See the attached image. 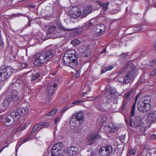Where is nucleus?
I'll return each instance as SVG.
<instances>
[{
  "instance_id": "obj_13",
  "label": "nucleus",
  "mask_w": 156,
  "mask_h": 156,
  "mask_svg": "<svg viewBox=\"0 0 156 156\" xmlns=\"http://www.w3.org/2000/svg\"><path fill=\"white\" fill-rule=\"evenodd\" d=\"M90 45H88L87 47L85 45L81 46L79 48V51L82 57H87L90 52L89 47Z\"/></svg>"
},
{
  "instance_id": "obj_7",
  "label": "nucleus",
  "mask_w": 156,
  "mask_h": 156,
  "mask_svg": "<svg viewBox=\"0 0 156 156\" xmlns=\"http://www.w3.org/2000/svg\"><path fill=\"white\" fill-rule=\"evenodd\" d=\"M51 156H64L65 154L63 145L57 143L52 147L51 150Z\"/></svg>"
},
{
  "instance_id": "obj_25",
  "label": "nucleus",
  "mask_w": 156,
  "mask_h": 156,
  "mask_svg": "<svg viewBox=\"0 0 156 156\" xmlns=\"http://www.w3.org/2000/svg\"><path fill=\"white\" fill-rule=\"evenodd\" d=\"M136 149L135 148H130L128 149L127 156H135Z\"/></svg>"
},
{
  "instance_id": "obj_48",
  "label": "nucleus",
  "mask_w": 156,
  "mask_h": 156,
  "mask_svg": "<svg viewBox=\"0 0 156 156\" xmlns=\"http://www.w3.org/2000/svg\"><path fill=\"white\" fill-rule=\"evenodd\" d=\"M107 71V69L106 67L103 66L102 68L101 73H105V72H106Z\"/></svg>"
},
{
  "instance_id": "obj_41",
  "label": "nucleus",
  "mask_w": 156,
  "mask_h": 156,
  "mask_svg": "<svg viewBox=\"0 0 156 156\" xmlns=\"http://www.w3.org/2000/svg\"><path fill=\"white\" fill-rule=\"evenodd\" d=\"M83 102V101L81 100H76L73 102L72 104L73 105L72 106L74 105H79V104Z\"/></svg>"
},
{
  "instance_id": "obj_8",
  "label": "nucleus",
  "mask_w": 156,
  "mask_h": 156,
  "mask_svg": "<svg viewBox=\"0 0 156 156\" xmlns=\"http://www.w3.org/2000/svg\"><path fill=\"white\" fill-rule=\"evenodd\" d=\"M115 151L111 145L101 147L99 150V154L100 156H108L110 154L113 153Z\"/></svg>"
},
{
  "instance_id": "obj_53",
  "label": "nucleus",
  "mask_w": 156,
  "mask_h": 156,
  "mask_svg": "<svg viewBox=\"0 0 156 156\" xmlns=\"http://www.w3.org/2000/svg\"><path fill=\"white\" fill-rule=\"evenodd\" d=\"M119 10L117 9H113L112 10L110 11V12L111 14H115L116 13H117L119 12Z\"/></svg>"
},
{
  "instance_id": "obj_62",
  "label": "nucleus",
  "mask_w": 156,
  "mask_h": 156,
  "mask_svg": "<svg viewBox=\"0 0 156 156\" xmlns=\"http://www.w3.org/2000/svg\"><path fill=\"white\" fill-rule=\"evenodd\" d=\"M30 6L31 7L34 8L35 7V5H30Z\"/></svg>"
},
{
  "instance_id": "obj_45",
  "label": "nucleus",
  "mask_w": 156,
  "mask_h": 156,
  "mask_svg": "<svg viewBox=\"0 0 156 156\" xmlns=\"http://www.w3.org/2000/svg\"><path fill=\"white\" fill-rule=\"evenodd\" d=\"M119 139L120 141L122 143L125 142V136L124 135L121 136L119 137Z\"/></svg>"
},
{
  "instance_id": "obj_58",
  "label": "nucleus",
  "mask_w": 156,
  "mask_h": 156,
  "mask_svg": "<svg viewBox=\"0 0 156 156\" xmlns=\"http://www.w3.org/2000/svg\"><path fill=\"white\" fill-rule=\"evenodd\" d=\"M13 15L15 17H17V16H21L22 15L21 14H13Z\"/></svg>"
},
{
  "instance_id": "obj_36",
  "label": "nucleus",
  "mask_w": 156,
  "mask_h": 156,
  "mask_svg": "<svg viewBox=\"0 0 156 156\" xmlns=\"http://www.w3.org/2000/svg\"><path fill=\"white\" fill-rule=\"evenodd\" d=\"M29 123L28 122H23L21 125L20 127V129L21 130H24L26 128L27 126Z\"/></svg>"
},
{
  "instance_id": "obj_57",
  "label": "nucleus",
  "mask_w": 156,
  "mask_h": 156,
  "mask_svg": "<svg viewBox=\"0 0 156 156\" xmlns=\"http://www.w3.org/2000/svg\"><path fill=\"white\" fill-rule=\"evenodd\" d=\"M80 75V71L77 72L76 73V76L77 77H79Z\"/></svg>"
},
{
  "instance_id": "obj_40",
  "label": "nucleus",
  "mask_w": 156,
  "mask_h": 156,
  "mask_svg": "<svg viewBox=\"0 0 156 156\" xmlns=\"http://www.w3.org/2000/svg\"><path fill=\"white\" fill-rule=\"evenodd\" d=\"M71 43L74 46H76L77 45H79L80 43V41L78 39H76L73 41H72Z\"/></svg>"
},
{
  "instance_id": "obj_64",
  "label": "nucleus",
  "mask_w": 156,
  "mask_h": 156,
  "mask_svg": "<svg viewBox=\"0 0 156 156\" xmlns=\"http://www.w3.org/2000/svg\"><path fill=\"white\" fill-rule=\"evenodd\" d=\"M154 48L155 50L156 51V43L155 44Z\"/></svg>"
},
{
  "instance_id": "obj_4",
  "label": "nucleus",
  "mask_w": 156,
  "mask_h": 156,
  "mask_svg": "<svg viewBox=\"0 0 156 156\" xmlns=\"http://www.w3.org/2000/svg\"><path fill=\"white\" fill-rule=\"evenodd\" d=\"M52 56L53 54L51 50H47L45 48L41 54L37 55L36 59L34 62V64L36 66L40 65L50 59Z\"/></svg>"
},
{
  "instance_id": "obj_61",
  "label": "nucleus",
  "mask_w": 156,
  "mask_h": 156,
  "mask_svg": "<svg viewBox=\"0 0 156 156\" xmlns=\"http://www.w3.org/2000/svg\"><path fill=\"white\" fill-rule=\"evenodd\" d=\"M87 94V92H85L84 93H83L82 94V96L83 97H84L85 96V95Z\"/></svg>"
},
{
  "instance_id": "obj_46",
  "label": "nucleus",
  "mask_w": 156,
  "mask_h": 156,
  "mask_svg": "<svg viewBox=\"0 0 156 156\" xmlns=\"http://www.w3.org/2000/svg\"><path fill=\"white\" fill-rule=\"evenodd\" d=\"M6 109L2 105V106H0V113L4 112Z\"/></svg>"
},
{
  "instance_id": "obj_35",
  "label": "nucleus",
  "mask_w": 156,
  "mask_h": 156,
  "mask_svg": "<svg viewBox=\"0 0 156 156\" xmlns=\"http://www.w3.org/2000/svg\"><path fill=\"white\" fill-rule=\"evenodd\" d=\"M57 28L55 26H51L48 28V31L50 33H53L56 30Z\"/></svg>"
},
{
  "instance_id": "obj_55",
  "label": "nucleus",
  "mask_w": 156,
  "mask_h": 156,
  "mask_svg": "<svg viewBox=\"0 0 156 156\" xmlns=\"http://www.w3.org/2000/svg\"><path fill=\"white\" fill-rule=\"evenodd\" d=\"M147 153L145 151H143L139 156H147Z\"/></svg>"
},
{
  "instance_id": "obj_21",
  "label": "nucleus",
  "mask_w": 156,
  "mask_h": 156,
  "mask_svg": "<svg viewBox=\"0 0 156 156\" xmlns=\"http://www.w3.org/2000/svg\"><path fill=\"white\" fill-rule=\"evenodd\" d=\"M29 112V109L27 107L25 108H21L18 109L17 111V112L18 114L20 115H23L27 114Z\"/></svg>"
},
{
  "instance_id": "obj_3",
  "label": "nucleus",
  "mask_w": 156,
  "mask_h": 156,
  "mask_svg": "<svg viewBox=\"0 0 156 156\" xmlns=\"http://www.w3.org/2000/svg\"><path fill=\"white\" fill-rule=\"evenodd\" d=\"M75 52L74 49L66 51L63 57V62L64 64L71 68L74 69L78 64V61L75 58Z\"/></svg>"
},
{
  "instance_id": "obj_19",
  "label": "nucleus",
  "mask_w": 156,
  "mask_h": 156,
  "mask_svg": "<svg viewBox=\"0 0 156 156\" xmlns=\"http://www.w3.org/2000/svg\"><path fill=\"white\" fill-rule=\"evenodd\" d=\"M96 2L101 7H102V10L105 12L107 11L109 5V2H106L104 3L103 2L99 0L96 1Z\"/></svg>"
},
{
  "instance_id": "obj_9",
  "label": "nucleus",
  "mask_w": 156,
  "mask_h": 156,
  "mask_svg": "<svg viewBox=\"0 0 156 156\" xmlns=\"http://www.w3.org/2000/svg\"><path fill=\"white\" fill-rule=\"evenodd\" d=\"M69 15L71 18L76 19L80 16H82V12L76 6L71 7L69 11Z\"/></svg>"
},
{
  "instance_id": "obj_17",
  "label": "nucleus",
  "mask_w": 156,
  "mask_h": 156,
  "mask_svg": "<svg viewBox=\"0 0 156 156\" xmlns=\"http://www.w3.org/2000/svg\"><path fill=\"white\" fill-rule=\"evenodd\" d=\"M73 116L79 121V125L82 124L83 119V114L82 112L76 113Z\"/></svg>"
},
{
  "instance_id": "obj_52",
  "label": "nucleus",
  "mask_w": 156,
  "mask_h": 156,
  "mask_svg": "<svg viewBox=\"0 0 156 156\" xmlns=\"http://www.w3.org/2000/svg\"><path fill=\"white\" fill-rule=\"evenodd\" d=\"M106 67L107 71H109L113 68L114 66L113 65H111Z\"/></svg>"
},
{
  "instance_id": "obj_28",
  "label": "nucleus",
  "mask_w": 156,
  "mask_h": 156,
  "mask_svg": "<svg viewBox=\"0 0 156 156\" xmlns=\"http://www.w3.org/2000/svg\"><path fill=\"white\" fill-rule=\"evenodd\" d=\"M83 27H80L75 28L74 31V34L75 35L79 34L83 31Z\"/></svg>"
},
{
  "instance_id": "obj_18",
  "label": "nucleus",
  "mask_w": 156,
  "mask_h": 156,
  "mask_svg": "<svg viewBox=\"0 0 156 156\" xmlns=\"http://www.w3.org/2000/svg\"><path fill=\"white\" fill-rule=\"evenodd\" d=\"M78 151L77 147H69L67 149V153L68 155L72 156L75 154Z\"/></svg>"
},
{
  "instance_id": "obj_6",
  "label": "nucleus",
  "mask_w": 156,
  "mask_h": 156,
  "mask_svg": "<svg viewBox=\"0 0 156 156\" xmlns=\"http://www.w3.org/2000/svg\"><path fill=\"white\" fill-rule=\"evenodd\" d=\"M14 69L10 66L0 69V81L6 80L12 75Z\"/></svg>"
},
{
  "instance_id": "obj_51",
  "label": "nucleus",
  "mask_w": 156,
  "mask_h": 156,
  "mask_svg": "<svg viewBox=\"0 0 156 156\" xmlns=\"http://www.w3.org/2000/svg\"><path fill=\"white\" fill-rule=\"evenodd\" d=\"M60 120V117H57L56 118L55 120V124L59 122Z\"/></svg>"
},
{
  "instance_id": "obj_2",
  "label": "nucleus",
  "mask_w": 156,
  "mask_h": 156,
  "mask_svg": "<svg viewBox=\"0 0 156 156\" xmlns=\"http://www.w3.org/2000/svg\"><path fill=\"white\" fill-rule=\"evenodd\" d=\"M123 69L126 71L125 74H120L117 76L118 81L123 83H128L132 80L133 76L136 72V67L133 64H126L123 67Z\"/></svg>"
},
{
  "instance_id": "obj_59",
  "label": "nucleus",
  "mask_w": 156,
  "mask_h": 156,
  "mask_svg": "<svg viewBox=\"0 0 156 156\" xmlns=\"http://www.w3.org/2000/svg\"><path fill=\"white\" fill-rule=\"evenodd\" d=\"M153 114V115L154 116H155V118H156V111H154L152 112Z\"/></svg>"
},
{
  "instance_id": "obj_49",
  "label": "nucleus",
  "mask_w": 156,
  "mask_h": 156,
  "mask_svg": "<svg viewBox=\"0 0 156 156\" xmlns=\"http://www.w3.org/2000/svg\"><path fill=\"white\" fill-rule=\"evenodd\" d=\"M155 74H156V70H154L153 71H152L150 72V75L151 76H154Z\"/></svg>"
},
{
  "instance_id": "obj_1",
  "label": "nucleus",
  "mask_w": 156,
  "mask_h": 156,
  "mask_svg": "<svg viewBox=\"0 0 156 156\" xmlns=\"http://www.w3.org/2000/svg\"><path fill=\"white\" fill-rule=\"evenodd\" d=\"M24 88V96H27L29 94V84L27 82L20 81L12 84L8 89V92L10 95V98L13 101H16L19 98L17 92L21 88Z\"/></svg>"
},
{
  "instance_id": "obj_39",
  "label": "nucleus",
  "mask_w": 156,
  "mask_h": 156,
  "mask_svg": "<svg viewBox=\"0 0 156 156\" xmlns=\"http://www.w3.org/2000/svg\"><path fill=\"white\" fill-rule=\"evenodd\" d=\"M22 141H19L17 142V144L16 146L15 150H16V156L19 147L23 144Z\"/></svg>"
},
{
  "instance_id": "obj_60",
  "label": "nucleus",
  "mask_w": 156,
  "mask_h": 156,
  "mask_svg": "<svg viewBox=\"0 0 156 156\" xmlns=\"http://www.w3.org/2000/svg\"><path fill=\"white\" fill-rule=\"evenodd\" d=\"M152 138L156 139V134H153L152 136Z\"/></svg>"
},
{
  "instance_id": "obj_42",
  "label": "nucleus",
  "mask_w": 156,
  "mask_h": 156,
  "mask_svg": "<svg viewBox=\"0 0 156 156\" xmlns=\"http://www.w3.org/2000/svg\"><path fill=\"white\" fill-rule=\"evenodd\" d=\"M19 66L22 69L26 68L27 67V64L26 63H22L20 64Z\"/></svg>"
},
{
  "instance_id": "obj_33",
  "label": "nucleus",
  "mask_w": 156,
  "mask_h": 156,
  "mask_svg": "<svg viewBox=\"0 0 156 156\" xmlns=\"http://www.w3.org/2000/svg\"><path fill=\"white\" fill-rule=\"evenodd\" d=\"M138 97V95H137L136 96L135 102L134 105L133 106V107H132V109L131 110V116H133L134 115V110H135V106H136V101L137 100Z\"/></svg>"
},
{
  "instance_id": "obj_5",
  "label": "nucleus",
  "mask_w": 156,
  "mask_h": 156,
  "mask_svg": "<svg viewBox=\"0 0 156 156\" xmlns=\"http://www.w3.org/2000/svg\"><path fill=\"white\" fill-rule=\"evenodd\" d=\"M151 98L150 96H146L142 98L137 104L138 109L140 112H146L151 108L150 103Z\"/></svg>"
},
{
  "instance_id": "obj_37",
  "label": "nucleus",
  "mask_w": 156,
  "mask_h": 156,
  "mask_svg": "<svg viewBox=\"0 0 156 156\" xmlns=\"http://www.w3.org/2000/svg\"><path fill=\"white\" fill-rule=\"evenodd\" d=\"M58 28L61 29V30L66 31H70L72 30H74V29H71V28H65L62 26L61 24L60 23L58 25Z\"/></svg>"
},
{
  "instance_id": "obj_16",
  "label": "nucleus",
  "mask_w": 156,
  "mask_h": 156,
  "mask_svg": "<svg viewBox=\"0 0 156 156\" xmlns=\"http://www.w3.org/2000/svg\"><path fill=\"white\" fill-rule=\"evenodd\" d=\"M132 92V90L128 91L124 95L125 99L123 101L122 105L121 107L122 110H124L125 107L126 106L129 101L128 99Z\"/></svg>"
},
{
  "instance_id": "obj_15",
  "label": "nucleus",
  "mask_w": 156,
  "mask_h": 156,
  "mask_svg": "<svg viewBox=\"0 0 156 156\" xmlns=\"http://www.w3.org/2000/svg\"><path fill=\"white\" fill-rule=\"evenodd\" d=\"M94 10V9L93 8L92 6L90 5H88L85 6L83 10V14L82 16V18H83L85 17L88 14Z\"/></svg>"
},
{
  "instance_id": "obj_12",
  "label": "nucleus",
  "mask_w": 156,
  "mask_h": 156,
  "mask_svg": "<svg viewBox=\"0 0 156 156\" xmlns=\"http://www.w3.org/2000/svg\"><path fill=\"white\" fill-rule=\"evenodd\" d=\"M141 121L139 117H136L133 119H131L130 121V126L133 128H137L141 125Z\"/></svg>"
},
{
  "instance_id": "obj_44",
  "label": "nucleus",
  "mask_w": 156,
  "mask_h": 156,
  "mask_svg": "<svg viewBox=\"0 0 156 156\" xmlns=\"http://www.w3.org/2000/svg\"><path fill=\"white\" fill-rule=\"evenodd\" d=\"M92 20H90L88 23H86L85 25L87 27H89L93 26L94 25V23L91 22Z\"/></svg>"
},
{
  "instance_id": "obj_32",
  "label": "nucleus",
  "mask_w": 156,
  "mask_h": 156,
  "mask_svg": "<svg viewBox=\"0 0 156 156\" xmlns=\"http://www.w3.org/2000/svg\"><path fill=\"white\" fill-rule=\"evenodd\" d=\"M57 111V109L55 108L47 113L46 115L47 116H52L55 114Z\"/></svg>"
},
{
  "instance_id": "obj_24",
  "label": "nucleus",
  "mask_w": 156,
  "mask_h": 156,
  "mask_svg": "<svg viewBox=\"0 0 156 156\" xmlns=\"http://www.w3.org/2000/svg\"><path fill=\"white\" fill-rule=\"evenodd\" d=\"M97 138V136L95 134H92L88 138L87 140L88 144L89 145H91L94 142Z\"/></svg>"
},
{
  "instance_id": "obj_63",
  "label": "nucleus",
  "mask_w": 156,
  "mask_h": 156,
  "mask_svg": "<svg viewBox=\"0 0 156 156\" xmlns=\"http://www.w3.org/2000/svg\"><path fill=\"white\" fill-rule=\"evenodd\" d=\"M9 146V145H7L6 146H4V147H3L2 148H3V149H4L5 148V147H8Z\"/></svg>"
},
{
  "instance_id": "obj_38",
  "label": "nucleus",
  "mask_w": 156,
  "mask_h": 156,
  "mask_svg": "<svg viewBox=\"0 0 156 156\" xmlns=\"http://www.w3.org/2000/svg\"><path fill=\"white\" fill-rule=\"evenodd\" d=\"M40 76V74L37 73L36 74H33L31 76V80L32 81L36 80Z\"/></svg>"
},
{
  "instance_id": "obj_27",
  "label": "nucleus",
  "mask_w": 156,
  "mask_h": 156,
  "mask_svg": "<svg viewBox=\"0 0 156 156\" xmlns=\"http://www.w3.org/2000/svg\"><path fill=\"white\" fill-rule=\"evenodd\" d=\"M104 106V103L103 101L102 100L100 101V102H98L97 105V108L98 109L101 111H104V108L103 107Z\"/></svg>"
},
{
  "instance_id": "obj_34",
  "label": "nucleus",
  "mask_w": 156,
  "mask_h": 156,
  "mask_svg": "<svg viewBox=\"0 0 156 156\" xmlns=\"http://www.w3.org/2000/svg\"><path fill=\"white\" fill-rule=\"evenodd\" d=\"M73 106H71V105H69V106H66L64 108L62 109L59 112L63 114L65 113L67 110H68L69 108L72 107Z\"/></svg>"
},
{
  "instance_id": "obj_23",
  "label": "nucleus",
  "mask_w": 156,
  "mask_h": 156,
  "mask_svg": "<svg viewBox=\"0 0 156 156\" xmlns=\"http://www.w3.org/2000/svg\"><path fill=\"white\" fill-rule=\"evenodd\" d=\"M11 118L10 115H7L5 117V123L6 126H9L13 124L14 122L11 120Z\"/></svg>"
},
{
  "instance_id": "obj_22",
  "label": "nucleus",
  "mask_w": 156,
  "mask_h": 156,
  "mask_svg": "<svg viewBox=\"0 0 156 156\" xmlns=\"http://www.w3.org/2000/svg\"><path fill=\"white\" fill-rule=\"evenodd\" d=\"M152 112L148 115L146 118V120L148 123H151L154 121H156V118L153 115Z\"/></svg>"
},
{
  "instance_id": "obj_20",
  "label": "nucleus",
  "mask_w": 156,
  "mask_h": 156,
  "mask_svg": "<svg viewBox=\"0 0 156 156\" xmlns=\"http://www.w3.org/2000/svg\"><path fill=\"white\" fill-rule=\"evenodd\" d=\"M10 115L14 122H17L20 117V115L18 114V113L16 112H11L10 113Z\"/></svg>"
},
{
  "instance_id": "obj_10",
  "label": "nucleus",
  "mask_w": 156,
  "mask_h": 156,
  "mask_svg": "<svg viewBox=\"0 0 156 156\" xmlns=\"http://www.w3.org/2000/svg\"><path fill=\"white\" fill-rule=\"evenodd\" d=\"M50 124V123L47 122L37 124L34 126L31 131V133H36L41 129L47 127Z\"/></svg>"
},
{
  "instance_id": "obj_14",
  "label": "nucleus",
  "mask_w": 156,
  "mask_h": 156,
  "mask_svg": "<svg viewBox=\"0 0 156 156\" xmlns=\"http://www.w3.org/2000/svg\"><path fill=\"white\" fill-rule=\"evenodd\" d=\"M94 30V31L96 33V34L99 35L104 32L105 30V26L101 24H98L95 27Z\"/></svg>"
},
{
  "instance_id": "obj_50",
  "label": "nucleus",
  "mask_w": 156,
  "mask_h": 156,
  "mask_svg": "<svg viewBox=\"0 0 156 156\" xmlns=\"http://www.w3.org/2000/svg\"><path fill=\"white\" fill-rule=\"evenodd\" d=\"M147 129L144 126H141L140 127V130L141 132H144Z\"/></svg>"
},
{
  "instance_id": "obj_56",
  "label": "nucleus",
  "mask_w": 156,
  "mask_h": 156,
  "mask_svg": "<svg viewBox=\"0 0 156 156\" xmlns=\"http://www.w3.org/2000/svg\"><path fill=\"white\" fill-rule=\"evenodd\" d=\"M30 22H31V21L30 20H28L27 24H26V25H25V27H27L29 26H31Z\"/></svg>"
},
{
  "instance_id": "obj_43",
  "label": "nucleus",
  "mask_w": 156,
  "mask_h": 156,
  "mask_svg": "<svg viewBox=\"0 0 156 156\" xmlns=\"http://www.w3.org/2000/svg\"><path fill=\"white\" fill-rule=\"evenodd\" d=\"M6 5L7 6H10L12 4V0H5Z\"/></svg>"
},
{
  "instance_id": "obj_47",
  "label": "nucleus",
  "mask_w": 156,
  "mask_h": 156,
  "mask_svg": "<svg viewBox=\"0 0 156 156\" xmlns=\"http://www.w3.org/2000/svg\"><path fill=\"white\" fill-rule=\"evenodd\" d=\"M32 138V137H30V136H29L28 137H27L25 138L22 141L23 143H25V142L28 141L30 138Z\"/></svg>"
},
{
  "instance_id": "obj_30",
  "label": "nucleus",
  "mask_w": 156,
  "mask_h": 156,
  "mask_svg": "<svg viewBox=\"0 0 156 156\" xmlns=\"http://www.w3.org/2000/svg\"><path fill=\"white\" fill-rule=\"evenodd\" d=\"M10 101V99L5 98L3 102L2 105L6 109L7 107L9 105Z\"/></svg>"
},
{
  "instance_id": "obj_11",
  "label": "nucleus",
  "mask_w": 156,
  "mask_h": 156,
  "mask_svg": "<svg viewBox=\"0 0 156 156\" xmlns=\"http://www.w3.org/2000/svg\"><path fill=\"white\" fill-rule=\"evenodd\" d=\"M116 91L114 89H111L109 92H106L105 94V101L104 103H110L112 101L114 97L112 95L115 93Z\"/></svg>"
},
{
  "instance_id": "obj_29",
  "label": "nucleus",
  "mask_w": 156,
  "mask_h": 156,
  "mask_svg": "<svg viewBox=\"0 0 156 156\" xmlns=\"http://www.w3.org/2000/svg\"><path fill=\"white\" fill-rule=\"evenodd\" d=\"M77 122H79V121L75 118L73 116L70 120V124L72 126H76Z\"/></svg>"
},
{
  "instance_id": "obj_26",
  "label": "nucleus",
  "mask_w": 156,
  "mask_h": 156,
  "mask_svg": "<svg viewBox=\"0 0 156 156\" xmlns=\"http://www.w3.org/2000/svg\"><path fill=\"white\" fill-rule=\"evenodd\" d=\"M57 85L56 83H50L48 84V90L50 93H52L54 92V90L53 87L56 88L57 87Z\"/></svg>"
},
{
  "instance_id": "obj_31",
  "label": "nucleus",
  "mask_w": 156,
  "mask_h": 156,
  "mask_svg": "<svg viewBox=\"0 0 156 156\" xmlns=\"http://www.w3.org/2000/svg\"><path fill=\"white\" fill-rule=\"evenodd\" d=\"M104 128L106 129L108 128V131H110L111 132H114L116 131L118 129V127L116 126H114L113 127H110L109 126H105Z\"/></svg>"
},
{
  "instance_id": "obj_54",
  "label": "nucleus",
  "mask_w": 156,
  "mask_h": 156,
  "mask_svg": "<svg viewBox=\"0 0 156 156\" xmlns=\"http://www.w3.org/2000/svg\"><path fill=\"white\" fill-rule=\"evenodd\" d=\"M146 26L145 25H142L141 26L139 27V28H137V29L136 30V32H137L139 31L140 30H141L142 28H143L144 27Z\"/></svg>"
}]
</instances>
